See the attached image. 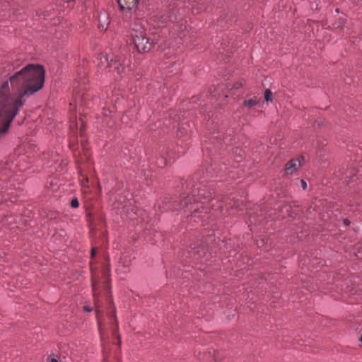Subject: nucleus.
I'll return each instance as SVG.
<instances>
[{"instance_id":"nucleus-11","label":"nucleus","mask_w":362,"mask_h":362,"mask_svg":"<svg viewBox=\"0 0 362 362\" xmlns=\"http://www.w3.org/2000/svg\"><path fill=\"white\" fill-rule=\"evenodd\" d=\"M259 103V100L257 99L256 97H254L252 98L246 99L244 101V106L247 107H252L255 105H257Z\"/></svg>"},{"instance_id":"nucleus-22","label":"nucleus","mask_w":362,"mask_h":362,"mask_svg":"<svg viewBox=\"0 0 362 362\" xmlns=\"http://www.w3.org/2000/svg\"><path fill=\"white\" fill-rule=\"evenodd\" d=\"M51 362H58V361L57 359H55V358H52L51 360Z\"/></svg>"},{"instance_id":"nucleus-13","label":"nucleus","mask_w":362,"mask_h":362,"mask_svg":"<svg viewBox=\"0 0 362 362\" xmlns=\"http://www.w3.org/2000/svg\"><path fill=\"white\" fill-rule=\"evenodd\" d=\"M71 206L73 208H77L79 206L78 201L76 198L73 199L71 202Z\"/></svg>"},{"instance_id":"nucleus-23","label":"nucleus","mask_w":362,"mask_h":362,"mask_svg":"<svg viewBox=\"0 0 362 362\" xmlns=\"http://www.w3.org/2000/svg\"><path fill=\"white\" fill-rule=\"evenodd\" d=\"M66 2L69 3L70 2L71 0H64Z\"/></svg>"},{"instance_id":"nucleus-18","label":"nucleus","mask_w":362,"mask_h":362,"mask_svg":"<svg viewBox=\"0 0 362 362\" xmlns=\"http://www.w3.org/2000/svg\"><path fill=\"white\" fill-rule=\"evenodd\" d=\"M88 177H85L82 182V185L84 186L85 185V183H88Z\"/></svg>"},{"instance_id":"nucleus-19","label":"nucleus","mask_w":362,"mask_h":362,"mask_svg":"<svg viewBox=\"0 0 362 362\" xmlns=\"http://www.w3.org/2000/svg\"><path fill=\"white\" fill-rule=\"evenodd\" d=\"M344 223L345 226H349L350 224V221L348 219H344Z\"/></svg>"},{"instance_id":"nucleus-1","label":"nucleus","mask_w":362,"mask_h":362,"mask_svg":"<svg viewBox=\"0 0 362 362\" xmlns=\"http://www.w3.org/2000/svg\"><path fill=\"white\" fill-rule=\"evenodd\" d=\"M45 74L42 66L28 64L0 86V139L8 133L28 98L42 88Z\"/></svg>"},{"instance_id":"nucleus-15","label":"nucleus","mask_w":362,"mask_h":362,"mask_svg":"<svg viewBox=\"0 0 362 362\" xmlns=\"http://www.w3.org/2000/svg\"><path fill=\"white\" fill-rule=\"evenodd\" d=\"M158 165L160 166V167H163L164 165H166V161L165 160H161L160 162L158 161Z\"/></svg>"},{"instance_id":"nucleus-3","label":"nucleus","mask_w":362,"mask_h":362,"mask_svg":"<svg viewBox=\"0 0 362 362\" xmlns=\"http://www.w3.org/2000/svg\"><path fill=\"white\" fill-rule=\"evenodd\" d=\"M148 23L143 19H136L132 24L131 37L139 52H147L152 48L153 41L147 31Z\"/></svg>"},{"instance_id":"nucleus-8","label":"nucleus","mask_w":362,"mask_h":362,"mask_svg":"<svg viewBox=\"0 0 362 362\" xmlns=\"http://www.w3.org/2000/svg\"><path fill=\"white\" fill-rule=\"evenodd\" d=\"M94 63L97 64L100 69L109 68V64H110V61H109V58L106 54H100L98 56L95 57L94 60Z\"/></svg>"},{"instance_id":"nucleus-2","label":"nucleus","mask_w":362,"mask_h":362,"mask_svg":"<svg viewBox=\"0 0 362 362\" xmlns=\"http://www.w3.org/2000/svg\"><path fill=\"white\" fill-rule=\"evenodd\" d=\"M216 201L211 198L209 193H206L205 189L199 190L197 194L195 193L192 196H189L181 202L182 209L185 213L190 212L192 216L199 217L201 216L200 210L203 213H207L209 210L214 207V202Z\"/></svg>"},{"instance_id":"nucleus-9","label":"nucleus","mask_w":362,"mask_h":362,"mask_svg":"<svg viewBox=\"0 0 362 362\" xmlns=\"http://www.w3.org/2000/svg\"><path fill=\"white\" fill-rule=\"evenodd\" d=\"M300 165V163L298 159H293L289 161L285 168L287 175H292Z\"/></svg>"},{"instance_id":"nucleus-4","label":"nucleus","mask_w":362,"mask_h":362,"mask_svg":"<svg viewBox=\"0 0 362 362\" xmlns=\"http://www.w3.org/2000/svg\"><path fill=\"white\" fill-rule=\"evenodd\" d=\"M176 7H178L177 11H172L170 13H166L162 16V21L167 22L168 21L173 23V30L177 32L179 37L182 39L185 37L182 33L187 29L186 21L182 18V13L180 9L182 7L187 6V0H176Z\"/></svg>"},{"instance_id":"nucleus-16","label":"nucleus","mask_w":362,"mask_h":362,"mask_svg":"<svg viewBox=\"0 0 362 362\" xmlns=\"http://www.w3.org/2000/svg\"><path fill=\"white\" fill-rule=\"evenodd\" d=\"M243 86V83L242 82H237L236 83L234 84V88H239L240 87Z\"/></svg>"},{"instance_id":"nucleus-5","label":"nucleus","mask_w":362,"mask_h":362,"mask_svg":"<svg viewBox=\"0 0 362 362\" xmlns=\"http://www.w3.org/2000/svg\"><path fill=\"white\" fill-rule=\"evenodd\" d=\"M90 271H91V274H92V289H93V297H94L95 305L96 308V315H97L98 325V329L100 331L101 330V322L100 320V310L98 308L99 299H98V296L99 294V292L98 291V288H99V282L95 276L93 269L92 267L90 269Z\"/></svg>"},{"instance_id":"nucleus-12","label":"nucleus","mask_w":362,"mask_h":362,"mask_svg":"<svg viewBox=\"0 0 362 362\" xmlns=\"http://www.w3.org/2000/svg\"><path fill=\"white\" fill-rule=\"evenodd\" d=\"M264 99L267 102H269L272 100V93L270 90L267 89L264 91Z\"/></svg>"},{"instance_id":"nucleus-7","label":"nucleus","mask_w":362,"mask_h":362,"mask_svg":"<svg viewBox=\"0 0 362 362\" xmlns=\"http://www.w3.org/2000/svg\"><path fill=\"white\" fill-rule=\"evenodd\" d=\"M125 70V66L120 62V59L115 58V59H110V64H109V71L117 72L118 74H122Z\"/></svg>"},{"instance_id":"nucleus-17","label":"nucleus","mask_w":362,"mask_h":362,"mask_svg":"<svg viewBox=\"0 0 362 362\" xmlns=\"http://www.w3.org/2000/svg\"><path fill=\"white\" fill-rule=\"evenodd\" d=\"M83 310L86 312H90L92 310V308L88 306H84Z\"/></svg>"},{"instance_id":"nucleus-6","label":"nucleus","mask_w":362,"mask_h":362,"mask_svg":"<svg viewBox=\"0 0 362 362\" xmlns=\"http://www.w3.org/2000/svg\"><path fill=\"white\" fill-rule=\"evenodd\" d=\"M117 2L120 10L129 12L136 9L138 0H117Z\"/></svg>"},{"instance_id":"nucleus-20","label":"nucleus","mask_w":362,"mask_h":362,"mask_svg":"<svg viewBox=\"0 0 362 362\" xmlns=\"http://www.w3.org/2000/svg\"><path fill=\"white\" fill-rule=\"evenodd\" d=\"M95 254V250L94 248L91 250V257H93Z\"/></svg>"},{"instance_id":"nucleus-24","label":"nucleus","mask_w":362,"mask_h":362,"mask_svg":"<svg viewBox=\"0 0 362 362\" xmlns=\"http://www.w3.org/2000/svg\"><path fill=\"white\" fill-rule=\"evenodd\" d=\"M360 341L362 342V335L361 336Z\"/></svg>"},{"instance_id":"nucleus-25","label":"nucleus","mask_w":362,"mask_h":362,"mask_svg":"<svg viewBox=\"0 0 362 362\" xmlns=\"http://www.w3.org/2000/svg\"><path fill=\"white\" fill-rule=\"evenodd\" d=\"M357 255L358 258H361V257L360 255Z\"/></svg>"},{"instance_id":"nucleus-14","label":"nucleus","mask_w":362,"mask_h":362,"mask_svg":"<svg viewBox=\"0 0 362 362\" xmlns=\"http://www.w3.org/2000/svg\"><path fill=\"white\" fill-rule=\"evenodd\" d=\"M300 183L301 187L303 189H305L307 188V183L304 180H300Z\"/></svg>"},{"instance_id":"nucleus-21","label":"nucleus","mask_w":362,"mask_h":362,"mask_svg":"<svg viewBox=\"0 0 362 362\" xmlns=\"http://www.w3.org/2000/svg\"><path fill=\"white\" fill-rule=\"evenodd\" d=\"M79 122L81 123V132L82 131V127H83V122L80 120Z\"/></svg>"},{"instance_id":"nucleus-10","label":"nucleus","mask_w":362,"mask_h":362,"mask_svg":"<svg viewBox=\"0 0 362 362\" xmlns=\"http://www.w3.org/2000/svg\"><path fill=\"white\" fill-rule=\"evenodd\" d=\"M109 24L108 17L105 13L99 16V27L102 30H106Z\"/></svg>"}]
</instances>
